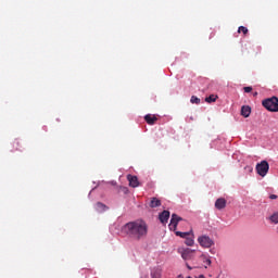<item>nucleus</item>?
I'll use <instances>...</instances> for the list:
<instances>
[{"instance_id": "6", "label": "nucleus", "mask_w": 278, "mask_h": 278, "mask_svg": "<svg viewBox=\"0 0 278 278\" xmlns=\"http://www.w3.org/2000/svg\"><path fill=\"white\" fill-rule=\"evenodd\" d=\"M179 220H182L180 216L177 214H173L169 223V229L170 231L177 230V225H179Z\"/></svg>"}, {"instance_id": "14", "label": "nucleus", "mask_w": 278, "mask_h": 278, "mask_svg": "<svg viewBox=\"0 0 278 278\" xmlns=\"http://www.w3.org/2000/svg\"><path fill=\"white\" fill-rule=\"evenodd\" d=\"M151 277L152 278H162V269H160V268L152 269Z\"/></svg>"}, {"instance_id": "28", "label": "nucleus", "mask_w": 278, "mask_h": 278, "mask_svg": "<svg viewBox=\"0 0 278 278\" xmlns=\"http://www.w3.org/2000/svg\"><path fill=\"white\" fill-rule=\"evenodd\" d=\"M15 144L18 146V141H16Z\"/></svg>"}, {"instance_id": "1", "label": "nucleus", "mask_w": 278, "mask_h": 278, "mask_svg": "<svg viewBox=\"0 0 278 278\" xmlns=\"http://www.w3.org/2000/svg\"><path fill=\"white\" fill-rule=\"evenodd\" d=\"M122 233L134 242H140L149 236V225L143 219L128 222L122 227Z\"/></svg>"}, {"instance_id": "23", "label": "nucleus", "mask_w": 278, "mask_h": 278, "mask_svg": "<svg viewBox=\"0 0 278 278\" xmlns=\"http://www.w3.org/2000/svg\"><path fill=\"white\" fill-rule=\"evenodd\" d=\"M243 90L244 92L249 93L253 91V87H244Z\"/></svg>"}, {"instance_id": "21", "label": "nucleus", "mask_w": 278, "mask_h": 278, "mask_svg": "<svg viewBox=\"0 0 278 278\" xmlns=\"http://www.w3.org/2000/svg\"><path fill=\"white\" fill-rule=\"evenodd\" d=\"M190 101L191 103H195L197 105L201 103V99H199L197 96H192Z\"/></svg>"}, {"instance_id": "20", "label": "nucleus", "mask_w": 278, "mask_h": 278, "mask_svg": "<svg viewBox=\"0 0 278 278\" xmlns=\"http://www.w3.org/2000/svg\"><path fill=\"white\" fill-rule=\"evenodd\" d=\"M238 34H243V36H247V34H249V28H247L244 26H240L238 28Z\"/></svg>"}, {"instance_id": "18", "label": "nucleus", "mask_w": 278, "mask_h": 278, "mask_svg": "<svg viewBox=\"0 0 278 278\" xmlns=\"http://www.w3.org/2000/svg\"><path fill=\"white\" fill-rule=\"evenodd\" d=\"M190 233H192V230H190L188 232L176 231V236H179V238H185V239H187L188 236H190Z\"/></svg>"}, {"instance_id": "12", "label": "nucleus", "mask_w": 278, "mask_h": 278, "mask_svg": "<svg viewBox=\"0 0 278 278\" xmlns=\"http://www.w3.org/2000/svg\"><path fill=\"white\" fill-rule=\"evenodd\" d=\"M144 121L148 123V125H155L157 117L155 115L148 114L144 116Z\"/></svg>"}, {"instance_id": "24", "label": "nucleus", "mask_w": 278, "mask_h": 278, "mask_svg": "<svg viewBox=\"0 0 278 278\" xmlns=\"http://www.w3.org/2000/svg\"><path fill=\"white\" fill-rule=\"evenodd\" d=\"M269 199H271V200L277 199V194H270V195H269Z\"/></svg>"}, {"instance_id": "10", "label": "nucleus", "mask_w": 278, "mask_h": 278, "mask_svg": "<svg viewBox=\"0 0 278 278\" xmlns=\"http://www.w3.org/2000/svg\"><path fill=\"white\" fill-rule=\"evenodd\" d=\"M199 260L200 262H203V264H205V265H201L202 267L204 266V268H207V266L212 265V260H210L205 254H201Z\"/></svg>"}, {"instance_id": "5", "label": "nucleus", "mask_w": 278, "mask_h": 278, "mask_svg": "<svg viewBox=\"0 0 278 278\" xmlns=\"http://www.w3.org/2000/svg\"><path fill=\"white\" fill-rule=\"evenodd\" d=\"M194 253H197V250L187 248L180 252V255H181L182 260H192L194 257Z\"/></svg>"}, {"instance_id": "17", "label": "nucleus", "mask_w": 278, "mask_h": 278, "mask_svg": "<svg viewBox=\"0 0 278 278\" xmlns=\"http://www.w3.org/2000/svg\"><path fill=\"white\" fill-rule=\"evenodd\" d=\"M216 99H218V96L211 94L205 98L206 103H214L216 102Z\"/></svg>"}, {"instance_id": "3", "label": "nucleus", "mask_w": 278, "mask_h": 278, "mask_svg": "<svg viewBox=\"0 0 278 278\" xmlns=\"http://www.w3.org/2000/svg\"><path fill=\"white\" fill-rule=\"evenodd\" d=\"M270 169V165L268 161H262L261 163L256 164V173L261 177H266L268 175V170Z\"/></svg>"}, {"instance_id": "15", "label": "nucleus", "mask_w": 278, "mask_h": 278, "mask_svg": "<svg viewBox=\"0 0 278 278\" xmlns=\"http://www.w3.org/2000/svg\"><path fill=\"white\" fill-rule=\"evenodd\" d=\"M96 210H97V212H105L108 210V205H105L101 202H98L96 204Z\"/></svg>"}, {"instance_id": "7", "label": "nucleus", "mask_w": 278, "mask_h": 278, "mask_svg": "<svg viewBox=\"0 0 278 278\" xmlns=\"http://www.w3.org/2000/svg\"><path fill=\"white\" fill-rule=\"evenodd\" d=\"M127 179L129 181L130 188H138V186H140V181H138L137 176L128 175Z\"/></svg>"}, {"instance_id": "8", "label": "nucleus", "mask_w": 278, "mask_h": 278, "mask_svg": "<svg viewBox=\"0 0 278 278\" xmlns=\"http://www.w3.org/2000/svg\"><path fill=\"white\" fill-rule=\"evenodd\" d=\"M168 218H170V212L169 211H163L160 215H159V219L163 225H166V223H168Z\"/></svg>"}, {"instance_id": "22", "label": "nucleus", "mask_w": 278, "mask_h": 278, "mask_svg": "<svg viewBox=\"0 0 278 278\" xmlns=\"http://www.w3.org/2000/svg\"><path fill=\"white\" fill-rule=\"evenodd\" d=\"M186 266H187V268H188V270H192L193 269V267L192 266H190L188 263L186 264ZM194 268H203V266L202 265H198V266H194Z\"/></svg>"}, {"instance_id": "16", "label": "nucleus", "mask_w": 278, "mask_h": 278, "mask_svg": "<svg viewBox=\"0 0 278 278\" xmlns=\"http://www.w3.org/2000/svg\"><path fill=\"white\" fill-rule=\"evenodd\" d=\"M185 244H187V247H194V238L193 237H187L185 240Z\"/></svg>"}, {"instance_id": "27", "label": "nucleus", "mask_w": 278, "mask_h": 278, "mask_svg": "<svg viewBox=\"0 0 278 278\" xmlns=\"http://www.w3.org/2000/svg\"><path fill=\"white\" fill-rule=\"evenodd\" d=\"M199 278H205V276H203V275H200V276H199Z\"/></svg>"}, {"instance_id": "25", "label": "nucleus", "mask_w": 278, "mask_h": 278, "mask_svg": "<svg viewBox=\"0 0 278 278\" xmlns=\"http://www.w3.org/2000/svg\"><path fill=\"white\" fill-rule=\"evenodd\" d=\"M250 173H253V167H248Z\"/></svg>"}, {"instance_id": "19", "label": "nucleus", "mask_w": 278, "mask_h": 278, "mask_svg": "<svg viewBox=\"0 0 278 278\" xmlns=\"http://www.w3.org/2000/svg\"><path fill=\"white\" fill-rule=\"evenodd\" d=\"M269 220L274 223L275 225H278V212L274 213L270 217Z\"/></svg>"}, {"instance_id": "11", "label": "nucleus", "mask_w": 278, "mask_h": 278, "mask_svg": "<svg viewBox=\"0 0 278 278\" xmlns=\"http://www.w3.org/2000/svg\"><path fill=\"white\" fill-rule=\"evenodd\" d=\"M241 116H243L244 118H249L251 116V106L243 105L241 108Z\"/></svg>"}, {"instance_id": "26", "label": "nucleus", "mask_w": 278, "mask_h": 278, "mask_svg": "<svg viewBox=\"0 0 278 278\" xmlns=\"http://www.w3.org/2000/svg\"><path fill=\"white\" fill-rule=\"evenodd\" d=\"M253 97H257V92H254V93H253Z\"/></svg>"}, {"instance_id": "4", "label": "nucleus", "mask_w": 278, "mask_h": 278, "mask_svg": "<svg viewBox=\"0 0 278 278\" xmlns=\"http://www.w3.org/2000/svg\"><path fill=\"white\" fill-rule=\"evenodd\" d=\"M198 242L200 244V247H202V249H211V247H214V240H212V238H210V236H200L198 238Z\"/></svg>"}, {"instance_id": "2", "label": "nucleus", "mask_w": 278, "mask_h": 278, "mask_svg": "<svg viewBox=\"0 0 278 278\" xmlns=\"http://www.w3.org/2000/svg\"><path fill=\"white\" fill-rule=\"evenodd\" d=\"M262 105L268 112H278V98L275 96L271 98H267L262 101Z\"/></svg>"}, {"instance_id": "9", "label": "nucleus", "mask_w": 278, "mask_h": 278, "mask_svg": "<svg viewBox=\"0 0 278 278\" xmlns=\"http://www.w3.org/2000/svg\"><path fill=\"white\" fill-rule=\"evenodd\" d=\"M216 210H225L227 207V200L219 198L215 201Z\"/></svg>"}, {"instance_id": "13", "label": "nucleus", "mask_w": 278, "mask_h": 278, "mask_svg": "<svg viewBox=\"0 0 278 278\" xmlns=\"http://www.w3.org/2000/svg\"><path fill=\"white\" fill-rule=\"evenodd\" d=\"M162 205V201L157 198H152L150 201V207H160Z\"/></svg>"}]
</instances>
